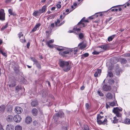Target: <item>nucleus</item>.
<instances>
[{"label":"nucleus","instance_id":"f257e3e1","mask_svg":"<svg viewBox=\"0 0 130 130\" xmlns=\"http://www.w3.org/2000/svg\"><path fill=\"white\" fill-rule=\"evenodd\" d=\"M59 65L65 72L68 71L71 68V66L69 64V62L65 61L60 60L59 61Z\"/></svg>","mask_w":130,"mask_h":130},{"label":"nucleus","instance_id":"f03ea898","mask_svg":"<svg viewBox=\"0 0 130 130\" xmlns=\"http://www.w3.org/2000/svg\"><path fill=\"white\" fill-rule=\"evenodd\" d=\"M85 18L84 17L81 21L78 23L76 26H75L73 28L74 32L77 34L80 30V28L85 26L84 23V20H85Z\"/></svg>","mask_w":130,"mask_h":130},{"label":"nucleus","instance_id":"7ed1b4c3","mask_svg":"<svg viewBox=\"0 0 130 130\" xmlns=\"http://www.w3.org/2000/svg\"><path fill=\"white\" fill-rule=\"evenodd\" d=\"M96 122L99 125H104L107 123V118H105L103 116L97 115Z\"/></svg>","mask_w":130,"mask_h":130},{"label":"nucleus","instance_id":"20e7f679","mask_svg":"<svg viewBox=\"0 0 130 130\" xmlns=\"http://www.w3.org/2000/svg\"><path fill=\"white\" fill-rule=\"evenodd\" d=\"M102 90L105 91H108L110 90L111 87L110 85L106 84L103 85L102 87Z\"/></svg>","mask_w":130,"mask_h":130},{"label":"nucleus","instance_id":"39448f33","mask_svg":"<svg viewBox=\"0 0 130 130\" xmlns=\"http://www.w3.org/2000/svg\"><path fill=\"white\" fill-rule=\"evenodd\" d=\"M19 38L20 39V41L22 43H24L26 41L25 37L23 36V34L22 32H20L18 34Z\"/></svg>","mask_w":130,"mask_h":130},{"label":"nucleus","instance_id":"423d86ee","mask_svg":"<svg viewBox=\"0 0 130 130\" xmlns=\"http://www.w3.org/2000/svg\"><path fill=\"white\" fill-rule=\"evenodd\" d=\"M21 116L18 115H16L13 117V120L16 122H19L21 121Z\"/></svg>","mask_w":130,"mask_h":130},{"label":"nucleus","instance_id":"0eeeda50","mask_svg":"<svg viewBox=\"0 0 130 130\" xmlns=\"http://www.w3.org/2000/svg\"><path fill=\"white\" fill-rule=\"evenodd\" d=\"M71 51L70 52V53L72 54V56L73 57H75L77 56V52L78 51L77 49L75 48L73 50H70Z\"/></svg>","mask_w":130,"mask_h":130},{"label":"nucleus","instance_id":"6e6552de","mask_svg":"<svg viewBox=\"0 0 130 130\" xmlns=\"http://www.w3.org/2000/svg\"><path fill=\"white\" fill-rule=\"evenodd\" d=\"M5 18V13L4 10L1 9L0 10V20H4Z\"/></svg>","mask_w":130,"mask_h":130},{"label":"nucleus","instance_id":"1a4fd4ad","mask_svg":"<svg viewBox=\"0 0 130 130\" xmlns=\"http://www.w3.org/2000/svg\"><path fill=\"white\" fill-rule=\"evenodd\" d=\"M122 110V109L121 108L115 107L113 108L112 110V112L115 114L118 112H119L120 111H121Z\"/></svg>","mask_w":130,"mask_h":130},{"label":"nucleus","instance_id":"9d476101","mask_svg":"<svg viewBox=\"0 0 130 130\" xmlns=\"http://www.w3.org/2000/svg\"><path fill=\"white\" fill-rule=\"evenodd\" d=\"M111 119V122L115 124L118 123V122H120L121 120L117 118L116 117H113V119L110 118Z\"/></svg>","mask_w":130,"mask_h":130},{"label":"nucleus","instance_id":"9b49d317","mask_svg":"<svg viewBox=\"0 0 130 130\" xmlns=\"http://www.w3.org/2000/svg\"><path fill=\"white\" fill-rule=\"evenodd\" d=\"M15 111L16 113L20 114L22 112L23 109L20 107L17 106L15 107Z\"/></svg>","mask_w":130,"mask_h":130},{"label":"nucleus","instance_id":"f8f14e48","mask_svg":"<svg viewBox=\"0 0 130 130\" xmlns=\"http://www.w3.org/2000/svg\"><path fill=\"white\" fill-rule=\"evenodd\" d=\"M38 104V102L37 100H33L31 103V105L33 107H36Z\"/></svg>","mask_w":130,"mask_h":130},{"label":"nucleus","instance_id":"ddd939ff","mask_svg":"<svg viewBox=\"0 0 130 130\" xmlns=\"http://www.w3.org/2000/svg\"><path fill=\"white\" fill-rule=\"evenodd\" d=\"M54 42V40L53 39H51L48 41H46V43L48 45V46L51 48L53 47V46L52 45L50 44H51L53 43Z\"/></svg>","mask_w":130,"mask_h":130},{"label":"nucleus","instance_id":"4468645a","mask_svg":"<svg viewBox=\"0 0 130 130\" xmlns=\"http://www.w3.org/2000/svg\"><path fill=\"white\" fill-rule=\"evenodd\" d=\"M71 50L69 49H68L67 50L64 51L63 52H59V55H61L62 56H64L65 54H67L70 53V52Z\"/></svg>","mask_w":130,"mask_h":130},{"label":"nucleus","instance_id":"2eb2a0df","mask_svg":"<svg viewBox=\"0 0 130 130\" xmlns=\"http://www.w3.org/2000/svg\"><path fill=\"white\" fill-rule=\"evenodd\" d=\"M32 121V118L30 116H28L26 118L25 122L27 124L30 123Z\"/></svg>","mask_w":130,"mask_h":130},{"label":"nucleus","instance_id":"dca6fc26","mask_svg":"<svg viewBox=\"0 0 130 130\" xmlns=\"http://www.w3.org/2000/svg\"><path fill=\"white\" fill-rule=\"evenodd\" d=\"M14 127L11 124L7 125L6 127V130H14Z\"/></svg>","mask_w":130,"mask_h":130},{"label":"nucleus","instance_id":"f3484780","mask_svg":"<svg viewBox=\"0 0 130 130\" xmlns=\"http://www.w3.org/2000/svg\"><path fill=\"white\" fill-rule=\"evenodd\" d=\"M101 72V69H98L95 71L94 74V76L95 77H97L100 76V75Z\"/></svg>","mask_w":130,"mask_h":130},{"label":"nucleus","instance_id":"a211bd4d","mask_svg":"<svg viewBox=\"0 0 130 130\" xmlns=\"http://www.w3.org/2000/svg\"><path fill=\"white\" fill-rule=\"evenodd\" d=\"M116 75L119 76H120V74L122 73V71L120 68H118L116 69Z\"/></svg>","mask_w":130,"mask_h":130},{"label":"nucleus","instance_id":"6ab92c4d","mask_svg":"<svg viewBox=\"0 0 130 130\" xmlns=\"http://www.w3.org/2000/svg\"><path fill=\"white\" fill-rule=\"evenodd\" d=\"M79 48L80 49H83L85 48L86 46V44H84L83 42L80 43L78 45Z\"/></svg>","mask_w":130,"mask_h":130},{"label":"nucleus","instance_id":"aec40b11","mask_svg":"<svg viewBox=\"0 0 130 130\" xmlns=\"http://www.w3.org/2000/svg\"><path fill=\"white\" fill-rule=\"evenodd\" d=\"M32 115L34 116H36L37 115L38 113V110L36 108H34L31 111Z\"/></svg>","mask_w":130,"mask_h":130},{"label":"nucleus","instance_id":"412c9836","mask_svg":"<svg viewBox=\"0 0 130 130\" xmlns=\"http://www.w3.org/2000/svg\"><path fill=\"white\" fill-rule=\"evenodd\" d=\"M13 119V116L11 115H8L6 118V120L8 122H11L12 121Z\"/></svg>","mask_w":130,"mask_h":130},{"label":"nucleus","instance_id":"4be33fe9","mask_svg":"<svg viewBox=\"0 0 130 130\" xmlns=\"http://www.w3.org/2000/svg\"><path fill=\"white\" fill-rule=\"evenodd\" d=\"M99 47L101 48L103 50H107L108 48V45L107 44L103 45Z\"/></svg>","mask_w":130,"mask_h":130},{"label":"nucleus","instance_id":"5701e85b","mask_svg":"<svg viewBox=\"0 0 130 130\" xmlns=\"http://www.w3.org/2000/svg\"><path fill=\"white\" fill-rule=\"evenodd\" d=\"M46 6H43L41 9H39V10H38L40 14L41 13H43L46 10Z\"/></svg>","mask_w":130,"mask_h":130},{"label":"nucleus","instance_id":"b1692460","mask_svg":"<svg viewBox=\"0 0 130 130\" xmlns=\"http://www.w3.org/2000/svg\"><path fill=\"white\" fill-rule=\"evenodd\" d=\"M123 123L127 124H130V119L128 118H125L123 121Z\"/></svg>","mask_w":130,"mask_h":130},{"label":"nucleus","instance_id":"393cba45","mask_svg":"<svg viewBox=\"0 0 130 130\" xmlns=\"http://www.w3.org/2000/svg\"><path fill=\"white\" fill-rule=\"evenodd\" d=\"M0 53L4 56H7V54L5 52V50L4 49L0 48Z\"/></svg>","mask_w":130,"mask_h":130},{"label":"nucleus","instance_id":"a878e982","mask_svg":"<svg viewBox=\"0 0 130 130\" xmlns=\"http://www.w3.org/2000/svg\"><path fill=\"white\" fill-rule=\"evenodd\" d=\"M59 115L57 113L54 115L53 118L55 121H56L59 119Z\"/></svg>","mask_w":130,"mask_h":130},{"label":"nucleus","instance_id":"bb28decb","mask_svg":"<svg viewBox=\"0 0 130 130\" xmlns=\"http://www.w3.org/2000/svg\"><path fill=\"white\" fill-rule=\"evenodd\" d=\"M40 15L39 11L36 10L34 11L32 14V15L35 17H37Z\"/></svg>","mask_w":130,"mask_h":130},{"label":"nucleus","instance_id":"cd10ccee","mask_svg":"<svg viewBox=\"0 0 130 130\" xmlns=\"http://www.w3.org/2000/svg\"><path fill=\"white\" fill-rule=\"evenodd\" d=\"M57 113L59 115V117L61 118H63L64 117V114L61 111H59Z\"/></svg>","mask_w":130,"mask_h":130},{"label":"nucleus","instance_id":"c85d7f7f","mask_svg":"<svg viewBox=\"0 0 130 130\" xmlns=\"http://www.w3.org/2000/svg\"><path fill=\"white\" fill-rule=\"evenodd\" d=\"M106 96L108 99H111L112 98V94L110 93H108L106 94Z\"/></svg>","mask_w":130,"mask_h":130},{"label":"nucleus","instance_id":"c756f323","mask_svg":"<svg viewBox=\"0 0 130 130\" xmlns=\"http://www.w3.org/2000/svg\"><path fill=\"white\" fill-rule=\"evenodd\" d=\"M40 25V24H36L32 29V32H34L37 29L39 28Z\"/></svg>","mask_w":130,"mask_h":130},{"label":"nucleus","instance_id":"7c9ffc66","mask_svg":"<svg viewBox=\"0 0 130 130\" xmlns=\"http://www.w3.org/2000/svg\"><path fill=\"white\" fill-rule=\"evenodd\" d=\"M8 11L9 14L11 15H12L13 16H15L16 14L15 12H13V10L12 9H9L8 10Z\"/></svg>","mask_w":130,"mask_h":130},{"label":"nucleus","instance_id":"2f4dec72","mask_svg":"<svg viewBox=\"0 0 130 130\" xmlns=\"http://www.w3.org/2000/svg\"><path fill=\"white\" fill-rule=\"evenodd\" d=\"M22 88L21 87V86L18 85L16 86L15 88V91L17 92H18L20 90H22Z\"/></svg>","mask_w":130,"mask_h":130},{"label":"nucleus","instance_id":"473e14b6","mask_svg":"<svg viewBox=\"0 0 130 130\" xmlns=\"http://www.w3.org/2000/svg\"><path fill=\"white\" fill-rule=\"evenodd\" d=\"M15 82H10V83H9L8 85L10 87H12L15 85Z\"/></svg>","mask_w":130,"mask_h":130},{"label":"nucleus","instance_id":"72a5a7b5","mask_svg":"<svg viewBox=\"0 0 130 130\" xmlns=\"http://www.w3.org/2000/svg\"><path fill=\"white\" fill-rule=\"evenodd\" d=\"M115 36V35H113L109 37L108 38V41L109 42L111 41L114 38Z\"/></svg>","mask_w":130,"mask_h":130},{"label":"nucleus","instance_id":"f704fd0d","mask_svg":"<svg viewBox=\"0 0 130 130\" xmlns=\"http://www.w3.org/2000/svg\"><path fill=\"white\" fill-rule=\"evenodd\" d=\"M5 109V106L4 105H2L0 106V111L4 112Z\"/></svg>","mask_w":130,"mask_h":130},{"label":"nucleus","instance_id":"c9c22d12","mask_svg":"<svg viewBox=\"0 0 130 130\" xmlns=\"http://www.w3.org/2000/svg\"><path fill=\"white\" fill-rule=\"evenodd\" d=\"M15 130H22V127L19 125L16 126L15 128Z\"/></svg>","mask_w":130,"mask_h":130},{"label":"nucleus","instance_id":"e433bc0d","mask_svg":"<svg viewBox=\"0 0 130 130\" xmlns=\"http://www.w3.org/2000/svg\"><path fill=\"white\" fill-rule=\"evenodd\" d=\"M116 115V116L120 120L121 119V114L120 112H118L117 113L115 114Z\"/></svg>","mask_w":130,"mask_h":130},{"label":"nucleus","instance_id":"4c0bfd02","mask_svg":"<svg viewBox=\"0 0 130 130\" xmlns=\"http://www.w3.org/2000/svg\"><path fill=\"white\" fill-rule=\"evenodd\" d=\"M56 49L60 51L64 50L65 49L62 46H58L56 48Z\"/></svg>","mask_w":130,"mask_h":130},{"label":"nucleus","instance_id":"58836bf2","mask_svg":"<svg viewBox=\"0 0 130 130\" xmlns=\"http://www.w3.org/2000/svg\"><path fill=\"white\" fill-rule=\"evenodd\" d=\"M127 62L126 60L123 58H122L121 60V62L122 64H124L126 63Z\"/></svg>","mask_w":130,"mask_h":130},{"label":"nucleus","instance_id":"ea45409f","mask_svg":"<svg viewBox=\"0 0 130 130\" xmlns=\"http://www.w3.org/2000/svg\"><path fill=\"white\" fill-rule=\"evenodd\" d=\"M55 17V15L54 14H52L50 15L47 18V19L49 20L50 19H54Z\"/></svg>","mask_w":130,"mask_h":130},{"label":"nucleus","instance_id":"a19ab883","mask_svg":"<svg viewBox=\"0 0 130 130\" xmlns=\"http://www.w3.org/2000/svg\"><path fill=\"white\" fill-rule=\"evenodd\" d=\"M8 26V24L7 23L5 25H4L1 28V30L3 31L4 29H6Z\"/></svg>","mask_w":130,"mask_h":130},{"label":"nucleus","instance_id":"79ce46f5","mask_svg":"<svg viewBox=\"0 0 130 130\" xmlns=\"http://www.w3.org/2000/svg\"><path fill=\"white\" fill-rule=\"evenodd\" d=\"M34 64H35L36 66L39 68H41V66L40 65V63L39 62L37 61L35 63H34Z\"/></svg>","mask_w":130,"mask_h":130},{"label":"nucleus","instance_id":"37998d69","mask_svg":"<svg viewBox=\"0 0 130 130\" xmlns=\"http://www.w3.org/2000/svg\"><path fill=\"white\" fill-rule=\"evenodd\" d=\"M97 93L100 96H104V94L100 90H98Z\"/></svg>","mask_w":130,"mask_h":130},{"label":"nucleus","instance_id":"c03bdc74","mask_svg":"<svg viewBox=\"0 0 130 130\" xmlns=\"http://www.w3.org/2000/svg\"><path fill=\"white\" fill-rule=\"evenodd\" d=\"M89 55V54L87 53H85L84 54L82 55V58H83L84 57H85L88 56Z\"/></svg>","mask_w":130,"mask_h":130},{"label":"nucleus","instance_id":"a18cd8bd","mask_svg":"<svg viewBox=\"0 0 130 130\" xmlns=\"http://www.w3.org/2000/svg\"><path fill=\"white\" fill-rule=\"evenodd\" d=\"M84 36V34L82 33H80L79 35V37L80 39H82Z\"/></svg>","mask_w":130,"mask_h":130},{"label":"nucleus","instance_id":"49530a36","mask_svg":"<svg viewBox=\"0 0 130 130\" xmlns=\"http://www.w3.org/2000/svg\"><path fill=\"white\" fill-rule=\"evenodd\" d=\"M109 105L112 106H114L116 105V103L114 102H109Z\"/></svg>","mask_w":130,"mask_h":130},{"label":"nucleus","instance_id":"de8ad7c7","mask_svg":"<svg viewBox=\"0 0 130 130\" xmlns=\"http://www.w3.org/2000/svg\"><path fill=\"white\" fill-rule=\"evenodd\" d=\"M60 20L59 19L57 20V21L55 22V26H58V24L60 23Z\"/></svg>","mask_w":130,"mask_h":130},{"label":"nucleus","instance_id":"09e8293b","mask_svg":"<svg viewBox=\"0 0 130 130\" xmlns=\"http://www.w3.org/2000/svg\"><path fill=\"white\" fill-rule=\"evenodd\" d=\"M123 55V56L125 57H130V53H125Z\"/></svg>","mask_w":130,"mask_h":130},{"label":"nucleus","instance_id":"8fccbe9b","mask_svg":"<svg viewBox=\"0 0 130 130\" xmlns=\"http://www.w3.org/2000/svg\"><path fill=\"white\" fill-rule=\"evenodd\" d=\"M113 75V74L112 72H108V75L110 77H111Z\"/></svg>","mask_w":130,"mask_h":130},{"label":"nucleus","instance_id":"3c124183","mask_svg":"<svg viewBox=\"0 0 130 130\" xmlns=\"http://www.w3.org/2000/svg\"><path fill=\"white\" fill-rule=\"evenodd\" d=\"M99 52H97L96 51H94V52H92V54L93 55H98L99 54Z\"/></svg>","mask_w":130,"mask_h":130},{"label":"nucleus","instance_id":"603ef678","mask_svg":"<svg viewBox=\"0 0 130 130\" xmlns=\"http://www.w3.org/2000/svg\"><path fill=\"white\" fill-rule=\"evenodd\" d=\"M30 58L31 60L34 62V63H35L37 61L35 58H33L31 57Z\"/></svg>","mask_w":130,"mask_h":130},{"label":"nucleus","instance_id":"864d4df0","mask_svg":"<svg viewBox=\"0 0 130 130\" xmlns=\"http://www.w3.org/2000/svg\"><path fill=\"white\" fill-rule=\"evenodd\" d=\"M12 107L11 106H9L8 107L7 109L8 111H11L12 110Z\"/></svg>","mask_w":130,"mask_h":130},{"label":"nucleus","instance_id":"5fc2aeb1","mask_svg":"<svg viewBox=\"0 0 130 130\" xmlns=\"http://www.w3.org/2000/svg\"><path fill=\"white\" fill-rule=\"evenodd\" d=\"M46 84H47L48 85V86L50 87H51V85L50 82H46Z\"/></svg>","mask_w":130,"mask_h":130},{"label":"nucleus","instance_id":"6e6d98bb","mask_svg":"<svg viewBox=\"0 0 130 130\" xmlns=\"http://www.w3.org/2000/svg\"><path fill=\"white\" fill-rule=\"evenodd\" d=\"M62 130H67V128L65 126H63L62 128Z\"/></svg>","mask_w":130,"mask_h":130},{"label":"nucleus","instance_id":"4d7b16f0","mask_svg":"<svg viewBox=\"0 0 130 130\" xmlns=\"http://www.w3.org/2000/svg\"><path fill=\"white\" fill-rule=\"evenodd\" d=\"M0 130H4L3 126L0 123Z\"/></svg>","mask_w":130,"mask_h":130},{"label":"nucleus","instance_id":"13d9d810","mask_svg":"<svg viewBox=\"0 0 130 130\" xmlns=\"http://www.w3.org/2000/svg\"><path fill=\"white\" fill-rule=\"evenodd\" d=\"M30 43L29 42H28L27 44V47L28 48H29L30 46Z\"/></svg>","mask_w":130,"mask_h":130},{"label":"nucleus","instance_id":"bf43d9fd","mask_svg":"<svg viewBox=\"0 0 130 130\" xmlns=\"http://www.w3.org/2000/svg\"><path fill=\"white\" fill-rule=\"evenodd\" d=\"M56 6L59 8H60L61 7V5L59 4H57L56 5Z\"/></svg>","mask_w":130,"mask_h":130},{"label":"nucleus","instance_id":"052dcab7","mask_svg":"<svg viewBox=\"0 0 130 130\" xmlns=\"http://www.w3.org/2000/svg\"><path fill=\"white\" fill-rule=\"evenodd\" d=\"M106 108L107 109L109 108H110V107L107 104V103H106Z\"/></svg>","mask_w":130,"mask_h":130},{"label":"nucleus","instance_id":"680f3d73","mask_svg":"<svg viewBox=\"0 0 130 130\" xmlns=\"http://www.w3.org/2000/svg\"><path fill=\"white\" fill-rule=\"evenodd\" d=\"M89 106V104L88 103H86L85 104V107L86 108H87V109H88V108Z\"/></svg>","mask_w":130,"mask_h":130},{"label":"nucleus","instance_id":"e2e57ef3","mask_svg":"<svg viewBox=\"0 0 130 130\" xmlns=\"http://www.w3.org/2000/svg\"><path fill=\"white\" fill-rule=\"evenodd\" d=\"M84 129L85 130H89V129L88 126L84 127Z\"/></svg>","mask_w":130,"mask_h":130},{"label":"nucleus","instance_id":"0e129e2a","mask_svg":"<svg viewBox=\"0 0 130 130\" xmlns=\"http://www.w3.org/2000/svg\"><path fill=\"white\" fill-rule=\"evenodd\" d=\"M94 18V16H92L91 17H89V19L91 20L92 19Z\"/></svg>","mask_w":130,"mask_h":130},{"label":"nucleus","instance_id":"69168bd1","mask_svg":"<svg viewBox=\"0 0 130 130\" xmlns=\"http://www.w3.org/2000/svg\"><path fill=\"white\" fill-rule=\"evenodd\" d=\"M64 23V21H63L60 24L58 25V26H60L63 24Z\"/></svg>","mask_w":130,"mask_h":130},{"label":"nucleus","instance_id":"338daca9","mask_svg":"<svg viewBox=\"0 0 130 130\" xmlns=\"http://www.w3.org/2000/svg\"><path fill=\"white\" fill-rule=\"evenodd\" d=\"M60 18L61 20L63 19L64 18H63V15H61L60 16Z\"/></svg>","mask_w":130,"mask_h":130},{"label":"nucleus","instance_id":"774afa93","mask_svg":"<svg viewBox=\"0 0 130 130\" xmlns=\"http://www.w3.org/2000/svg\"><path fill=\"white\" fill-rule=\"evenodd\" d=\"M85 88V87L84 86H82L80 88V89L81 90H83Z\"/></svg>","mask_w":130,"mask_h":130}]
</instances>
